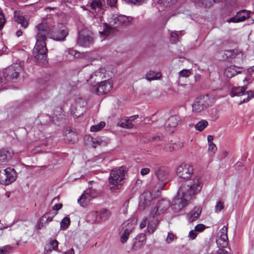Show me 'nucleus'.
I'll return each instance as SVG.
<instances>
[{
	"instance_id": "nucleus-1",
	"label": "nucleus",
	"mask_w": 254,
	"mask_h": 254,
	"mask_svg": "<svg viewBox=\"0 0 254 254\" xmlns=\"http://www.w3.org/2000/svg\"><path fill=\"white\" fill-rule=\"evenodd\" d=\"M35 28L37 30L36 43L33 54L35 59L44 64L47 63V53L45 41L47 36L50 34V30L45 23L39 24L36 26Z\"/></svg>"
},
{
	"instance_id": "nucleus-2",
	"label": "nucleus",
	"mask_w": 254,
	"mask_h": 254,
	"mask_svg": "<svg viewBox=\"0 0 254 254\" xmlns=\"http://www.w3.org/2000/svg\"><path fill=\"white\" fill-rule=\"evenodd\" d=\"M131 20V18L123 15L114 14L109 20V25L106 23H102L103 28V31H100L99 34L101 37L104 38L108 36L115 31V28L112 26L117 27L124 24L128 23Z\"/></svg>"
},
{
	"instance_id": "nucleus-3",
	"label": "nucleus",
	"mask_w": 254,
	"mask_h": 254,
	"mask_svg": "<svg viewBox=\"0 0 254 254\" xmlns=\"http://www.w3.org/2000/svg\"><path fill=\"white\" fill-rule=\"evenodd\" d=\"M186 187H181L177 195L174 197L172 205L174 211H179L187 204L190 197L189 196V194L186 193Z\"/></svg>"
},
{
	"instance_id": "nucleus-4",
	"label": "nucleus",
	"mask_w": 254,
	"mask_h": 254,
	"mask_svg": "<svg viewBox=\"0 0 254 254\" xmlns=\"http://www.w3.org/2000/svg\"><path fill=\"white\" fill-rule=\"evenodd\" d=\"M170 203L166 199L160 200L149 209V218H155L163 214L170 208Z\"/></svg>"
},
{
	"instance_id": "nucleus-5",
	"label": "nucleus",
	"mask_w": 254,
	"mask_h": 254,
	"mask_svg": "<svg viewBox=\"0 0 254 254\" xmlns=\"http://www.w3.org/2000/svg\"><path fill=\"white\" fill-rule=\"evenodd\" d=\"M126 172V168L123 166L112 170L109 178L110 185L113 187L121 185L125 179Z\"/></svg>"
},
{
	"instance_id": "nucleus-6",
	"label": "nucleus",
	"mask_w": 254,
	"mask_h": 254,
	"mask_svg": "<svg viewBox=\"0 0 254 254\" xmlns=\"http://www.w3.org/2000/svg\"><path fill=\"white\" fill-rule=\"evenodd\" d=\"M202 183L200 177L196 176L193 179L189 181L186 184L181 187H186V192L189 194V196L192 194L199 192L202 189Z\"/></svg>"
},
{
	"instance_id": "nucleus-7",
	"label": "nucleus",
	"mask_w": 254,
	"mask_h": 254,
	"mask_svg": "<svg viewBox=\"0 0 254 254\" xmlns=\"http://www.w3.org/2000/svg\"><path fill=\"white\" fill-rule=\"evenodd\" d=\"M113 88V83L109 80L98 82L96 84L91 86L90 91L99 95L109 93Z\"/></svg>"
},
{
	"instance_id": "nucleus-8",
	"label": "nucleus",
	"mask_w": 254,
	"mask_h": 254,
	"mask_svg": "<svg viewBox=\"0 0 254 254\" xmlns=\"http://www.w3.org/2000/svg\"><path fill=\"white\" fill-rule=\"evenodd\" d=\"M17 177L14 169L7 168L2 172H0V183L4 185H8L15 181Z\"/></svg>"
},
{
	"instance_id": "nucleus-9",
	"label": "nucleus",
	"mask_w": 254,
	"mask_h": 254,
	"mask_svg": "<svg viewBox=\"0 0 254 254\" xmlns=\"http://www.w3.org/2000/svg\"><path fill=\"white\" fill-rule=\"evenodd\" d=\"M153 197L151 193L148 191H145L139 197V209L140 210L146 209L149 212V209L153 206L152 201Z\"/></svg>"
},
{
	"instance_id": "nucleus-10",
	"label": "nucleus",
	"mask_w": 254,
	"mask_h": 254,
	"mask_svg": "<svg viewBox=\"0 0 254 254\" xmlns=\"http://www.w3.org/2000/svg\"><path fill=\"white\" fill-rule=\"evenodd\" d=\"M23 68L19 64H13L5 69L4 75L7 80H14L17 79Z\"/></svg>"
},
{
	"instance_id": "nucleus-11",
	"label": "nucleus",
	"mask_w": 254,
	"mask_h": 254,
	"mask_svg": "<svg viewBox=\"0 0 254 254\" xmlns=\"http://www.w3.org/2000/svg\"><path fill=\"white\" fill-rule=\"evenodd\" d=\"M193 171L192 166L190 164L182 163L177 168L176 174L179 178L187 179L191 176Z\"/></svg>"
},
{
	"instance_id": "nucleus-12",
	"label": "nucleus",
	"mask_w": 254,
	"mask_h": 254,
	"mask_svg": "<svg viewBox=\"0 0 254 254\" xmlns=\"http://www.w3.org/2000/svg\"><path fill=\"white\" fill-rule=\"evenodd\" d=\"M86 102L85 100L79 98L72 105L71 113L76 117H78L85 112Z\"/></svg>"
},
{
	"instance_id": "nucleus-13",
	"label": "nucleus",
	"mask_w": 254,
	"mask_h": 254,
	"mask_svg": "<svg viewBox=\"0 0 254 254\" xmlns=\"http://www.w3.org/2000/svg\"><path fill=\"white\" fill-rule=\"evenodd\" d=\"M107 71L105 67H101L95 71L93 74H91L89 77H86L85 79L87 82H98L99 80L104 78L107 77Z\"/></svg>"
},
{
	"instance_id": "nucleus-14",
	"label": "nucleus",
	"mask_w": 254,
	"mask_h": 254,
	"mask_svg": "<svg viewBox=\"0 0 254 254\" xmlns=\"http://www.w3.org/2000/svg\"><path fill=\"white\" fill-rule=\"evenodd\" d=\"M68 35V30L66 27L62 24H59L55 28L53 33V39L57 41L64 40Z\"/></svg>"
},
{
	"instance_id": "nucleus-15",
	"label": "nucleus",
	"mask_w": 254,
	"mask_h": 254,
	"mask_svg": "<svg viewBox=\"0 0 254 254\" xmlns=\"http://www.w3.org/2000/svg\"><path fill=\"white\" fill-rule=\"evenodd\" d=\"M227 227L224 226L220 230L218 234V238L216 240L217 245L224 248L228 245Z\"/></svg>"
},
{
	"instance_id": "nucleus-16",
	"label": "nucleus",
	"mask_w": 254,
	"mask_h": 254,
	"mask_svg": "<svg viewBox=\"0 0 254 254\" xmlns=\"http://www.w3.org/2000/svg\"><path fill=\"white\" fill-rule=\"evenodd\" d=\"M242 67L235 65H230L225 68L224 75L227 78H231L238 73L241 72Z\"/></svg>"
},
{
	"instance_id": "nucleus-17",
	"label": "nucleus",
	"mask_w": 254,
	"mask_h": 254,
	"mask_svg": "<svg viewBox=\"0 0 254 254\" xmlns=\"http://www.w3.org/2000/svg\"><path fill=\"white\" fill-rule=\"evenodd\" d=\"M138 116L137 115H134L131 116L129 118H126L122 119L118 123V125L121 127L131 128L134 126V121L136 120Z\"/></svg>"
},
{
	"instance_id": "nucleus-18",
	"label": "nucleus",
	"mask_w": 254,
	"mask_h": 254,
	"mask_svg": "<svg viewBox=\"0 0 254 254\" xmlns=\"http://www.w3.org/2000/svg\"><path fill=\"white\" fill-rule=\"evenodd\" d=\"M205 103H202L200 99L197 98L192 105V111L194 113H198L206 109Z\"/></svg>"
},
{
	"instance_id": "nucleus-19",
	"label": "nucleus",
	"mask_w": 254,
	"mask_h": 254,
	"mask_svg": "<svg viewBox=\"0 0 254 254\" xmlns=\"http://www.w3.org/2000/svg\"><path fill=\"white\" fill-rule=\"evenodd\" d=\"M14 19L15 21L20 24L21 26L24 28L27 27L29 25L28 20H26L19 11H15Z\"/></svg>"
},
{
	"instance_id": "nucleus-20",
	"label": "nucleus",
	"mask_w": 254,
	"mask_h": 254,
	"mask_svg": "<svg viewBox=\"0 0 254 254\" xmlns=\"http://www.w3.org/2000/svg\"><path fill=\"white\" fill-rule=\"evenodd\" d=\"M155 174L159 180L164 181L167 179L168 171L165 167H161L157 169Z\"/></svg>"
},
{
	"instance_id": "nucleus-21",
	"label": "nucleus",
	"mask_w": 254,
	"mask_h": 254,
	"mask_svg": "<svg viewBox=\"0 0 254 254\" xmlns=\"http://www.w3.org/2000/svg\"><path fill=\"white\" fill-rule=\"evenodd\" d=\"M91 199V195L90 193V190L85 191L78 199V202L79 204L84 207L90 201Z\"/></svg>"
},
{
	"instance_id": "nucleus-22",
	"label": "nucleus",
	"mask_w": 254,
	"mask_h": 254,
	"mask_svg": "<svg viewBox=\"0 0 254 254\" xmlns=\"http://www.w3.org/2000/svg\"><path fill=\"white\" fill-rule=\"evenodd\" d=\"M146 241V236L144 234H140L135 238L133 243V247L134 249L140 248L143 246Z\"/></svg>"
},
{
	"instance_id": "nucleus-23",
	"label": "nucleus",
	"mask_w": 254,
	"mask_h": 254,
	"mask_svg": "<svg viewBox=\"0 0 254 254\" xmlns=\"http://www.w3.org/2000/svg\"><path fill=\"white\" fill-rule=\"evenodd\" d=\"M201 209L199 207H194L188 215V220L191 223L196 220L199 216Z\"/></svg>"
},
{
	"instance_id": "nucleus-24",
	"label": "nucleus",
	"mask_w": 254,
	"mask_h": 254,
	"mask_svg": "<svg viewBox=\"0 0 254 254\" xmlns=\"http://www.w3.org/2000/svg\"><path fill=\"white\" fill-rule=\"evenodd\" d=\"M181 122V118L177 115L171 116L168 120L167 122V126L170 128H175Z\"/></svg>"
},
{
	"instance_id": "nucleus-25",
	"label": "nucleus",
	"mask_w": 254,
	"mask_h": 254,
	"mask_svg": "<svg viewBox=\"0 0 254 254\" xmlns=\"http://www.w3.org/2000/svg\"><path fill=\"white\" fill-rule=\"evenodd\" d=\"M92 38L89 36H84L80 34L78 37V44L84 47H86L92 42Z\"/></svg>"
},
{
	"instance_id": "nucleus-26",
	"label": "nucleus",
	"mask_w": 254,
	"mask_h": 254,
	"mask_svg": "<svg viewBox=\"0 0 254 254\" xmlns=\"http://www.w3.org/2000/svg\"><path fill=\"white\" fill-rule=\"evenodd\" d=\"M64 55L66 57V60L70 61L72 60L74 58L79 57L80 54L73 49H68L65 51Z\"/></svg>"
},
{
	"instance_id": "nucleus-27",
	"label": "nucleus",
	"mask_w": 254,
	"mask_h": 254,
	"mask_svg": "<svg viewBox=\"0 0 254 254\" xmlns=\"http://www.w3.org/2000/svg\"><path fill=\"white\" fill-rule=\"evenodd\" d=\"M251 11L245 9L238 12L236 16L239 23L243 22L250 16Z\"/></svg>"
},
{
	"instance_id": "nucleus-28",
	"label": "nucleus",
	"mask_w": 254,
	"mask_h": 254,
	"mask_svg": "<svg viewBox=\"0 0 254 254\" xmlns=\"http://www.w3.org/2000/svg\"><path fill=\"white\" fill-rule=\"evenodd\" d=\"M199 98L202 102L205 103L206 108H207L210 105L212 104L215 101V97L213 95L206 94L205 95L199 97Z\"/></svg>"
},
{
	"instance_id": "nucleus-29",
	"label": "nucleus",
	"mask_w": 254,
	"mask_h": 254,
	"mask_svg": "<svg viewBox=\"0 0 254 254\" xmlns=\"http://www.w3.org/2000/svg\"><path fill=\"white\" fill-rule=\"evenodd\" d=\"M246 87H234L232 88L231 96L233 97L234 96H241L245 95Z\"/></svg>"
},
{
	"instance_id": "nucleus-30",
	"label": "nucleus",
	"mask_w": 254,
	"mask_h": 254,
	"mask_svg": "<svg viewBox=\"0 0 254 254\" xmlns=\"http://www.w3.org/2000/svg\"><path fill=\"white\" fill-rule=\"evenodd\" d=\"M136 223L135 219L128 220L124 224L123 229L126 231L131 233L134 229Z\"/></svg>"
},
{
	"instance_id": "nucleus-31",
	"label": "nucleus",
	"mask_w": 254,
	"mask_h": 254,
	"mask_svg": "<svg viewBox=\"0 0 254 254\" xmlns=\"http://www.w3.org/2000/svg\"><path fill=\"white\" fill-rule=\"evenodd\" d=\"M148 217H149V215L148 214ZM158 218H153L152 220H149L148 224L147 225V230L149 233L152 234L156 230L157 223L158 222ZM152 219V218H151ZM149 219H151V218H149Z\"/></svg>"
},
{
	"instance_id": "nucleus-32",
	"label": "nucleus",
	"mask_w": 254,
	"mask_h": 254,
	"mask_svg": "<svg viewBox=\"0 0 254 254\" xmlns=\"http://www.w3.org/2000/svg\"><path fill=\"white\" fill-rule=\"evenodd\" d=\"M161 76L160 72H155L153 71H149L145 75V78L149 81L157 80Z\"/></svg>"
},
{
	"instance_id": "nucleus-33",
	"label": "nucleus",
	"mask_w": 254,
	"mask_h": 254,
	"mask_svg": "<svg viewBox=\"0 0 254 254\" xmlns=\"http://www.w3.org/2000/svg\"><path fill=\"white\" fill-rule=\"evenodd\" d=\"M58 247V242L56 240H50L49 244L45 248L47 254L52 252L53 250H56Z\"/></svg>"
},
{
	"instance_id": "nucleus-34",
	"label": "nucleus",
	"mask_w": 254,
	"mask_h": 254,
	"mask_svg": "<svg viewBox=\"0 0 254 254\" xmlns=\"http://www.w3.org/2000/svg\"><path fill=\"white\" fill-rule=\"evenodd\" d=\"M99 217H96L95 221L99 222L103 219H106L108 218L110 215V212L109 210L103 209L99 212Z\"/></svg>"
},
{
	"instance_id": "nucleus-35",
	"label": "nucleus",
	"mask_w": 254,
	"mask_h": 254,
	"mask_svg": "<svg viewBox=\"0 0 254 254\" xmlns=\"http://www.w3.org/2000/svg\"><path fill=\"white\" fill-rule=\"evenodd\" d=\"M177 1V0H157V2L161 6L167 7L174 4Z\"/></svg>"
},
{
	"instance_id": "nucleus-36",
	"label": "nucleus",
	"mask_w": 254,
	"mask_h": 254,
	"mask_svg": "<svg viewBox=\"0 0 254 254\" xmlns=\"http://www.w3.org/2000/svg\"><path fill=\"white\" fill-rule=\"evenodd\" d=\"M57 214V212H49L46 213L42 217V220H45V221L49 224L51 222L54 217Z\"/></svg>"
},
{
	"instance_id": "nucleus-37",
	"label": "nucleus",
	"mask_w": 254,
	"mask_h": 254,
	"mask_svg": "<svg viewBox=\"0 0 254 254\" xmlns=\"http://www.w3.org/2000/svg\"><path fill=\"white\" fill-rule=\"evenodd\" d=\"M178 149V145L176 143L172 142H168L164 146V150L166 152H172Z\"/></svg>"
},
{
	"instance_id": "nucleus-38",
	"label": "nucleus",
	"mask_w": 254,
	"mask_h": 254,
	"mask_svg": "<svg viewBox=\"0 0 254 254\" xmlns=\"http://www.w3.org/2000/svg\"><path fill=\"white\" fill-rule=\"evenodd\" d=\"M208 126V122L204 120L198 122L195 126V128L198 131H202Z\"/></svg>"
},
{
	"instance_id": "nucleus-39",
	"label": "nucleus",
	"mask_w": 254,
	"mask_h": 254,
	"mask_svg": "<svg viewBox=\"0 0 254 254\" xmlns=\"http://www.w3.org/2000/svg\"><path fill=\"white\" fill-rule=\"evenodd\" d=\"M70 220L69 218L67 217H64L60 223L61 229L65 230L68 228L70 225Z\"/></svg>"
},
{
	"instance_id": "nucleus-40",
	"label": "nucleus",
	"mask_w": 254,
	"mask_h": 254,
	"mask_svg": "<svg viewBox=\"0 0 254 254\" xmlns=\"http://www.w3.org/2000/svg\"><path fill=\"white\" fill-rule=\"evenodd\" d=\"M104 122H101L97 125H93L90 127V131L92 132H96L100 130L105 126Z\"/></svg>"
},
{
	"instance_id": "nucleus-41",
	"label": "nucleus",
	"mask_w": 254,
	"mask_h": 254,
	"mask_svg": "<svg viewBox=\"0 0 254 254\" xmlns=\"http://www.w3.org/2000/svg\"><path fill=\"white\" fill-rule=\"evenodd\" d=\"M90 6L92 9L97 10L99 11L101 10L102 5L99 0H95L90 3Z\"/></svg>"
},
{
	"instance_id": "nucleus-42",
	"label": "nucleus",
	"mask_w": 254,
	"mask_h": 254,
	"mask_svg": "<svg viewBox=\"0 0 254 254\" xmlns=\"http://www.w3.org/2000/svg\"><path fill=\"white\" fill-rule=\"evenodd\" d=\"M233 56L234 57L235 63H241L243 62L244 55L241 52L236 51L234 53Z\"/></svg>"
},
{
	"instance_id": "nucleus-43",
	"label": "nucleus",
	"mask_w": 254,
	"mask_h": 254,
	"mask_svg": "<svg viewBox=\"0 0 254 254\" xmlns=\"http://www.w3.org/2000/svg\"><path fill=\"white\" fill-rule=\"evenodd\" d=\"M246 96H247L246 98L243 99L242 101H241L239 103V105H241L243 103H247L248 102L250 99L254 97V91H249L247 92V93H245Z\"/></svg>"
},
{
	"instance_id": "nucleus-44",
	"label": "nucleus",
	"mask_w": 254,
	"mask_h": 254,
	"mask_svg": "<svg viewBox=\"0 0 254 254\" xmlns=\"http://www.w3.org/2000/svg\"><path fill=\"white\" fill-rule=\"evenodd\" d=\"M191 74L190 69H183L181 70L179 73V76L180 77H188Z\"/></svg>"
},
{
	"instance_id": "nucleus-45",
	"label": "nucleus",
	"mask_w": 254,
	"mask_h": 254,
	"mask_svg": "<svg viewBox=\"0 0 254 254\" xmlns=\"http://www.w3.org/2000/svg\"><path fill=\"white\" fill-rule=\"evenodd\" d=\"M177 239V237L172 232H169L165 241L167 244H170Z\"/></svg>"
},
{
	"instance_id": "nucleus-46",
	"label": "nucleus",
	"mask_w": 254,
	"mask_h": 254,
	"mask_svg": "<svg viewBox=\"0 0 254 254\" xmlns=\"http://www.w3.org/2000/svg\"><path fill=\"white\" fill-rule=\"evenodd\" d=\"M217 147L213 143L208 144V154L209 156H213L217 151Z\"/></svg>"
},
{
	"instance_id": "nucleus-47",
	"label": "nucleus",
	"mask_w": 254,
	"mask_h": 254,
	"mask_svg": "<svg viewBox=\"0 0 254 254\" xmlns=\"http://www.w3.org/2000/svg\"><path fill=\"white\" fill-rule=\"evenodd\" d=\"M95 141L97 142V144L99 145H106L109 142V139L107 138L104 137H96V140Z\"/></svg>"
},
{
	"instance_id": "nucleus-48",
	"label": "nucleus",
	"mask_w": 254,
	"mask_h": 254,
	"mask_svg": "<svg viewBox=\"0 0 254 254\" xmlns=\"http://www.w3.org/2000/svg\"><path fill=\"white\" fill-rule=\"evenodd\" d=\"M224 208V203L220 201H217L215 206V212L219 213Z\"/></svg>"
},
{
	"instance_id": "nucleus-49",
	"label": "nucleus",
	"mask_w": 254,
	"mask_h": 254,
	"mask_svg": "<svg viewBox=\"0 0 254 254\" xmlns=\"http://www.w3.org/2000/svg\"><path fill=\"white\" fill-rule=\"evenodd\" d=\"M48 223L45 221V220H42V217L37 222L36 227L38 229H41L43 227H46Z\"/></svg>"
},
{
	"instance_id": "nucleus-50",
	"label": "nucleus",
	"mask_w": 254,
	"mask_h": 254,
	"mask_svg": "<svg viewBox=\"0 0 254 254\" xmlns=\"http://www.w3.org/2000/svg\"><path fill=\"white\" fill-rule=\"evenodd\" d=\"M130 233L128 231H126L125 230H124V232L121 237V241L122 243H125L127 241Z\"/></svg>"
},
{
	"instance_id": "nucleus-51",
	"label": "nucleus",
	"mask_w": 254,
	"mask_h": 254,
	"mask_svg": "<svg viewBox=\"0 0 254 254\" xmlns=\"http://www.w3.org/2000/svg\"><path fill=\"white\" fill-rule=\"evenodd\" d=\"M198 2L199 5L201 6H204L206 7H209L211 5L212 3L211 2L209 1V0H198Z\"/></svg>"
},
{
	"instance_id": "nucleus-52",
	"label": "nucleus",
	"mask_w": 254,
	"mask_h": 254,
	"mask_svg": "<svg viewBox=\"0 0 254 254\" xmlns=\"http://www.w3.org/2000/svg\"><path fill=\"white\" fill-rule=\"evenodd\" d=\"M12 248L9 246H6L0 249V254H9Z\"/></svg>"
},
{
	"instance_id": "nucleus-53",
	"label": "nucleus",
	"mask_w": 254,
	"mask_h": 254,
	"mask_svg": "<svg viewBox=\"0 0 254 254\" xmlns=\"http://www.w3.org/2000/svg\"><path fill=\"white\" fill-rule=\"evenodd\" d=\"M7 159V152L5 150L0 151V162H4Z\"/></svg>"
},
{
	"instance_id": "nucleus-54",
	"label": "nucleus",
	"mask_w": 254,
	"mask_h": 254,
	"mask_svg": "<svg viewBox=\"0 0 254 254\" xmlns=\"http://www.w3.org/2000/svg\"><path fill=\"white\" fill-rule=\"evenodd\" d=\"M126 2L130 4L142 3L145 2L148 0H124Z\"/></svg>"
},
{
	"instance_id": "nucleus-55",
	"label": "nucleus",
	"mask_w": 254,
	"mask_h": 254,
	"mask_svg": "<svg viewBox=\"0 0 254 254\" xmlns=\"http://www.w3.org/2000/svg\"><path fill=\"white\" fill-rule=\"evenodd\" d=\"M205 225L202 224H199L195 226L194 230L196 231V232H201L205 229Z\"/></svg>"
},
{
	"instance_id": "nucleus-56",
	"label": "nucleus",
	"mask_w": 254,
	"mask_h": 254,
	"mask_svg": "<svg viewBox=\"0 0 254 254\" xmlns=\"http://www.w3.org/2000/svg\"><path fill=\"white\" fill-rule=\"evenodd\" d=\"M178 38V34L176 32H172L171 33V40L173 43L177 41Z\"/></svg>"
},
{
	"instance_id": "nucleus-57",
	"label": "nucleus",
	"mask_w": 254,
	"mask_h": 254,
	"mask_svg": "<svg viewBox=\"0 0 254 254\" xmlns=\"http://www.w3.org/2000/svg\"><path fill=\"white\" fill-rule=\"evenodd\" d=\"M5 23V18L2 12L0 10V30L2 28Z\"/></svg>"
},
{
	"instance_id": "nucleus-58",
	"label": "nucleus",
	"mask_w": 254,
	"mask_h": 254,
	"mask_svg": "<svg viewBox=\"0 0 254 254\" xmlns=\"http://www.w3.org/2000/svg\"><path fill=\"white\" fill-rule=\"evenodd\" d=\"M96 140V138H93L91 136L88 137V140L92 143V145L94 148H95L97 145H99L97 144V142L95 141Z\"/></svg>"
},
{
	"instance_id": "nucleus-59",
	"label": "nucleus",
	"mask_w": 254,
	"mask_h": 254,
	"mask_svg": "<svg viewBox=\"0 0 254 254\" xmlns=\"http://www.w3.org/2000/svg\"><path fill=\"white\" fill-rule=\"evenodd\" d=\"M209 254H230L226 250L222 249H219V250L215 253L213 254L212 252H209Z\"/></svg>"
},
{
	"instance_id": "nucleus-60",
	"label": "nucleus",
	"mask_w": 254,
	"mask_h": 254,
	"mask_svg": "<svg viewBox=\"0 0 254 254\" xmlns=\"http://www.w3.org/2000/svg\"><path fill=\"white\" fill-rule=\"evenodd\" d=\"M196 236L197 233L195 230H191L189 233V237L192 240L194 239L196 237Z\"/></svg>"
},
{
	"instance_id": "nucleus-61",
	"label": "nucleus",
	"mask_w": 254,
	"mask_h": 254,
	"mask_svg": "<svg viewBox=\"0 0 254 254\" xmlns=\"http://www.w3.org/2000/svg\"><path fill=\"white\" fill-rule=\"evenodd\" d=\"M149 220L147 219H144L140 223L139 227L141 229L145 227L147 224H148Z\"/></svg>"
},
{
	"instance_id": "nucleus-62",
	"label": "nucleus",
	"mask_w": 254,
	"mask_h": 254,
	"mask_svg": "<svg viewBox=\"0 0 254 254\" xmlns=\"http://www.w3.org/2000/svg\"><path fill=\"white\" fill-rule=\"evenodd\" d=\"M150 172V169L148 168H144L141 170L140 174L142 176L146 175Z\"/></svg>"
},
{
	"instance_id": "nucleus-63",
	"label": "nucleus",
	"mask_w": 254,
	"mask_h": 254,
	"mask_svg": "<svg viewBox=\"0 0 254 254\" xmlns=\"http://www.w3.org/2000/svg\"><path fill=\"white\" fill-rule=\"evenodd\" d=\"M226 22L228 23H239L238 20H237V18L236 15L234 16V17L229 18L226 20Z\"/></svg>"
},
{
	"instance_id": "nucleus-64",
	"label": "nucleus",
	"mask_w": 254,
	"mask_h": 254,
	"mask_svg": "<svg viewBox=\"0 0 254 254\" xmlns=\"http://www.w3.org/2000/svg\"><path fill=\"white\" fill-rule=\"evenodd\" d=\"M62 206L63 204L62 203L56 204L53 207V210L58 211L62 208Z\"/></svg>"
}]
</instances>
